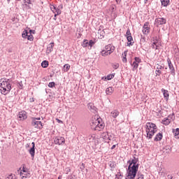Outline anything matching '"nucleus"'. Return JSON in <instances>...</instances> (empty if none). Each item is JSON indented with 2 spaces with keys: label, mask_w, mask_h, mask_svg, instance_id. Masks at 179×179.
<instances>
[{
  "label": "nucleus",
  "mask_w": 179,
  "mask_h": 179,
  "mask_svg": "<svg viewBox=\"0 0 179 179\" xmlns=\"http://www.w3.org/2000/svg\"><path fill=\"white\" fill-rule=\"evenodd\" d=\"M115 1L117 5H120L121 3V0H115Z\"/></svg>",
  "instance_id": "de8ad7c7"
},
{
  "label": "nucleus",
  "mask_w": 179,
  "mask_h": 179,
  "mask_svg": "<svg viewBox=\"0 0 179 179\" xmlns=\"http://www.w3.org/2000/svg\"><path fill=\"white\" fill-rule=\"evenodd\" d=\"M167 63L169 71H171V75L174 76V75H176V69L174 68V66L173 65V63L171 62V60L169 59V57L167 58Z\"/></svg>",
  "instance_id": "1a4fd4ad"
},
{
  "label": "nucleus",
  "mask_w": 179,
  "mask_h": 179,
  "mask_svg": "<svg viewBox=\"0 0 179 179\" xmlns=\"http://www.w3.org/2000/svg\"><path fill=\"white\" fill-rule=\"evenodd\" d=\"M167 20L164 17H159L155 20V24L160 26L162 24H166Z\"/></svg>",
  "instance_id": "9b49d317"
},
{
  "label": "nucleus",
  "mask_w": 179,
  "mask_h": 179,
  "mask_svg": "<svg viewBox=\"0 0 179 179\" xmlns=\"http://www.w3.org/2000/svg\"><path fill=\"white\" fill-rule=\"evenodd\" d=\"M57 122H58L59 124H64V122H62V120H59V119H56Z\"/></svg>",
  "instance_id": "a18cd8bd"
},
{
  "label": "nucleus",
  "mask_w": 179,
  "mask_h": 179,
  "mask_svg": "<svg viewBox=\"0 0 179 179\" xmlns=\"http://www.w3.org/2000/svg\"><path fill=\"white\" fill-rule=\"evenodd\" d=\"M152 44L151 45V48L153 50H159L160 48V43H159V40L157 39V36H155L152 38Z\"/></svg>",
  "instance_id": "6e6552de"
},
{
  "label": "nucleus",
  "mask_w": 179,
  "mask_h": 179,
  "mask_svg": "<svg viewBox=\"0 0 179 179\" xmlns=\"http://www.w3.org/2000/svg\"><path fill=\"white\" fill-rule=\"evenodd\" d=\"M55 145H63L65 143V138L61 136H57L54 138Z\"/></svg>",
  "instance_id": "9d476101"
},
{
  "label": "nucleus",
  "mask_w": 179,
  "mask_h": 179,
  "mask_svg": "<svg viewBox=\"0 0 179 179\" xmlns=\"http://www.w3.org/2000/svg\"><path fill=\"white\" fill-rule=\"evenodd\" d=\"M138 162V158L134 157L131 162L129 165L126 179H135L138 173V169H139V165L137 164Z\"/></svg>",
  "instance_id": "f257e3e1"
},
{
  "label": "nucleus",
  "mask_w": 179,
  "mask_h": 179,
  "mask_svg": "<svg viewBox=\"0 0 179 179\" xmlns=\"http://www.w3.org/2000/svg\"><path fill=\"white\" fill-rule=\"evenodd\" d=\"M163 139V134L159 133L156 135L155 138H154V141L155 142H159V141H162Z\"/></svg>",
  "instance_id": "6ab92c4d"
},
{
  "label": "nucleus",
  "mask_w": 179,
  "mask_h": 179,
  "mask_svg": "<svg viewBox=\"0 0 179 179\" xmlns=\"http://www.w3.org/2000/svg\"><path fill=\"white\" fill-rule=\"evenodd\" d=\"M49 87H55V83L54 82H51L48 84Z\"/></svg>",
  "instance_id": "58836bf2"
},
{
  "label": "nucleus",
  "mask_w": 179,
  "mask_h": 179,
  "mask_svg": "<svg viewBox=\"0 0 179 179\" xmlns=\"http://www.w3.org/2000/svg\"><path fill=\"white\" fill-rule=\"evenodd\" d=\"M32 119H35L36 121H40V120H41V117H32Z\"/></svg>",
  "instance_id": "09e8293b"
},
{
  "label": "nucleus",
  "mask_w": 179,
  "mask_h": 179,
  "mask_svg": "<svg viewBox=\"0 0 179 179\" xmlns=\"http://www.w3.org/2000/svg\"><path fill=\"white\" fill-rule=\"evenodd\" d=\"M134 62H136V64H140L141 62V59L139 57H135V61Z\"/></svg>",
  "instance_id": "79ce46f5"
},
{
  "label": "nucleus",
  "mask_w": 179,
  "mask_h": 179,
  "mask_svg": "<svg viewBox=\"0 0 179 179\" xmlns=\"http://www.w3.org/2000/svg\"><path fill=\"white\" fill-rule=\"evenodd\" d=\"M31 2H34V0H25V3H28L29 5H31Z\"/></svg>",
  "instance_id": "a19ab883"
},
{
  "label": "nucleus",
  "mask_w": 179,
  "mask_h": 179,
  "mask_svg": "<svg viewBox=\"0 0 179 179\" xmlns=\"http://www.w3.org/2000/svg\"><path fill=\"white\" fill-rule=\"evenodd\" d=\"M162 6H169L170 0H161Z\"/></svg>",
  "instance_id": "b1692460"
},
{
  "label": "nucleus",
  "mask_w": 179,
  "mask_h": 179,
  "mask_svg": "<svg viewBox=\"0 0 179 179\" xmlns=\"http://www.w3.org/2000/svg\"><path fill=\"white\" fill-rule=\"evenodd\" d=\"M129 36H131V30L129 29H128L127 32H126V37H129Z\"/></svg>",
  "instance_id": "ea45409f"
},
{
  "label": "nucleus",
  "mask_w": 179,
  "mask_h": 179,
  "mask_svg": "<svg viewBox=\"0 0 179 179\" xmlns=\"http://www.w3.org/2000/svg\"><path fill=\"white\" fill-rule=\"evenodd\" d=\"M101 138L108 143L111 141V138H110V136H108V133L107 132H103L101 134Z\"/></svg>",
  "instance_id": "ddd939ff"
},
{
  "label": "nucleus",
  "mask_w": 179,
  "mask_h": 179,
  "mask_svg": "<svg viewBox=\"0 0 179 179\" xmlns=\"http://www.w3.org/2000/svg\"><path fill=\"white\" fill-rule=\"evenodd\" d=\"M41 66L42 68H48V61L44 60L41 63Z\"/></svg>",
  "instance_id": "c756f323"
},
{
  "label": "nucleus",
  "mask_w": 179,
  "mask_h": 179,
  "mask_svg": "<svg viewBox=\"0 0 179 179\" xmlns=\"http://www.w3.org/2000/svg\"><path fill=\"white\" fill-rule=\"evenodd\" d=\"M81 166H82V167H80V169H81V170H85V164L83 163V164H81Z\"/></svg>",
  "instance_id": "49530a36"
},
{
  "label": "nucleus",
  "mask_w": 179,
  "mask_h": 179,
  "mask_svg": "<svg viewBox=\"0 0 179 179\" xmlns=\"http://www.w3.org/2000/svg\"><path fill=\"white\" fill-rule=\"evenodd\" d=\"M145 132L147 134V138L152 139L153 136L157 132V126L152 122H147L145 125Z\"/></svg>",
  "instance_id": "20e7f679"
},
{
  "label": "nucleus",
  "mask_w": 179,
  "mask_h": 179,
  "mask_svg": "<svg viewBox=\"0 0 179 179\" xmlns=\"http://www.w3.org/2000/svg\"><path fill=\"white\" fill-rule=\"evenodd\" d=\"M8 1V2H10V0H7Z\"/></svg>",
  "instance_id": "bf43d9fd"
},
{
  "label": "nucleus",
  "mask_w": 179,
  "mask_h": 179,
  "mask_svg": "<svg viewBox=\"0 0 179 179\" xmlns=\"http://www.w3.org/2000/svg\"><path fill=\"white\" fill-rule=\"evenodd\" d=\"M82 45H83V47H87L89 45V41L84 40Z\"/></svg>",
  "instance_id": "72a5a7b5"
},
{
  "label": "nucleus",
  "mask_w": 179,
  "mask_h": 179,
  "mask_svg": "<svg viewBox=\"0 0 179 179\" xmlns=\"http://www.w3.org/2000/svg\"><path fill=\"white\" fill-rule=\"evenodd\" d=\"M54 50V43H50L47 48V52L50 54Z\"/></svg>",
  "instance_id": "aec40b11"
},
{
  "label": "nucleus",
  "mask_w": 179,
  "mask_h": 179,
  "mask_svg": "<svg viewBox=\"0 0 179 179\" xmlns=\"http://www.w3.org/2000/svg\"><path fill=\"white\" fill-rule=\"evenodd\" d=\"M170 119H168L167 117H165L163 120H162V124H164V125H169L170 124Z\"/></svg>",
  "instance_id": "cd10ccee"
},
{
  "label": "nucleus",
  "mask_w": 179,
  "mask_h": 179,
  "mask_svg": "<svg viewBox=\"0 0 179 179\" xmlns=\"http://www.w3.org/2000/svg\"><path fill=\"white\" fill-rule=\"evenodd\" d=\"M142 32L145 36H148V34H149L150 33V24L149 22H145V24L143 27Z\"/></svg>",
  "instance_id": "0eeeda50"
},
{
  "label": "nucleus",
  "mask_w": 179,
  "mask_h": 179,
  "mask_svg": "<svg viewBox=\"0 0 179 179\" xmlns=\"http://www.w3.org/2000/svg\"><path fill=\"white\" fill-rule=\"evenodd\" d=\"M90 125L92 129L94 131H101V129H104L105 127L104 122H103V120L98 116L94 119H92Z\"/></svg>",
  "instance_id": "7ed1b4c3"
},
{
  "label": "nucleus",
  "mask_w": 179,
  "mask_h": 179,
  "mask_svg": "<svg viewBox=\"0 0 179 179\" xmlns=\"http://www.w3.org/2000/svg\"><path fill=\"white\" fill-rule=\"evenodd\" d=\"M173 132L176 139H178L179 138V129L177 128L176 129H173Z\"/></svg>",
  "instance_id": "393cba45"
},
{
  "label": "nucleus",
  "mask_w": 179,
  "mask_h": 179,
  "mask_svg": "<svg viewBox=\"0 0 179 179\" xmlns=\"http://www.w3.org/2000/svg\"><path fill=\"white\" fill-rule=\"evenodd\" d=\"M87 108H89V110H90V111H96V106H94V104L93 103H89L87 104Z\"/></svg>",
  "instance_id": "412c9836"
},
{
  "label": "nucleus",
  "mask_w": 179,
  "mask_h": 179,
  "mask_svg": "<svg viewBox=\"0 0 179 179\" xmlns=\"http://www.w3.org/2000/svg\"><path fill=\"white\" fill-rule=\"evenodd\" d=\"M116 145H113L112 147H111V150H113V149H115L116 148Z\"/></svg>",
  "instance_id": "603ef678"
},
{
  "label": "nucleus",
  "mask_w": 179,
  "mask_h": 179,
  "mask_svg": "<svg viewBox=\"0 0 179 179\" xmlns=\"http://www.w3.org/2000/svg\"><path fill=\"white\" fill-rule=\"evenodd\" d=\"M101 80H107V77H102Z\"/></svg>",
  "instance_id": "3c124183"
},
{
  "label": "nucleus",
  "mask_w": 179,
  "mask_h": 179,
  "mask_svg": "<svg viewBox=\"0 0 179 179\" xmlns=\"http://www.w3.org/2000/svg\"><path fill=\"white\" fill-rule=\"evenodd\" d=\"M121 178H122V176L120 175L118 177V179H121Z\"/></svg>",
  "instance_id": "6e6d98bb"
},
{
  "label": "nucleus",
  "mask_w": 179,
  "mask_h": 179,
  "mask_svg": "<svg viewBox=\"0 0 179 179\" xmlns=\"http://www.w3.org/2000/svg\"><path fill=\"white\" fill-rule=\"evenodd\" d=\"M127 45L131 46L134 45V38H132V36H129L127 37Z\"/></svg>",
  "instance_id": "a211bd4d"
},
{
  "label": "nucleus",
  "mask_w": 179,
  "mask_h": 179,
  "mask_svg": "<svg viewBox=\"0 0 179 179\" xmlns=\"http://www.w3.org/2000/svg\"><path fill=\"white\" fill-rule=\"evenodd\" d=\"M110 167H111V166H113V165H111V164H110Z\"/></svg>",
  "instance_id": "680f3d73"
},
{
  "label": "nucleus",
  "mask_w": 179,
  "mask_h": 179,
  "mask_svg": "<svg viewBox=\"0 0 179 179\" xmlns=\"http://www.w3.org/2000/svg\"><path fill=\"white\" fill-rule=\"evenodd\" d=\"M21 173H28L27 169L23 167V168H22V171H21Z\"/></svg>",
  "instance_id": "c03bdc74"
},
{
  "label": "nucleus",
  "mask_w": 179,
  "mask_h": 179,
  "mask_svg": "<svg viewBox=\"0 0 179 179\" xmlns=\"http://www.w3.org/2000/svg\"><path fill=\"white\" fill-rule=\"evenodd\" d=\"M17 1H20V0H17Z\"/></svg>",
  "instance_id": "0e129e2a"
},
{
  "label": "nucleus",
  "mask_w": 179,
  "mask_h": 179,
  "mask_svg": "<svg viewBox=\"0 0 179 179\" xmlns=\"http://www.w3.org/2000/svg\"><path fill=\"white\" fill-rule=\"evenodd\" d=\"M50 9L53 13L57 14V15H61V10L59 8H57L55 6L51 5L50 6Z\"/></svg>",
  "instance_id": "2eb2a0df"
},
{
  "label": "nucleus",
  "mask_w": 179,
  "mask_h": 179,
  "mask_svg": "<svg viewBox=\"0 0 179 179\" xmlns=\"http://www.w3.org/2000/svg\"><path fill=\"white\" fill-rule=\"evenodd\" d=\"M157 69H164V67L161 66H159V68L157 67Z\"/></svg>",
  "instance_id": "864d4df0"
},
{
  "label": "nucleus",
  "mask_w": 179,
  "mask_h": 179,
  "mask_svg": "<svg viewBox=\"0 0 179 179\" xmlns=\"http://www.w3.org/2000/svg\"><path fill=\"white\" fill-rule=\"evenodd\" d=\"M88 45H90V48H92V47H93V45H94V41L90 40V41L88 42Z\"/></svg>",
  "instance_id": "4c0bfd02"
},
{
  "label": "nucleus",
  "mask_w": 179,
  "mask_h": 179,
  "mask_svg": "<svg viewBox=\"0 0 179 179\" xmlns=\"http://www.w3.org/2000/svg\"><path fill=\"white\" fill-rule=\"evenodd\" d=\"M6 179H16V176L13 173L8 174L6 176Z\"/></svg>",
  "instance_id": "bb28decb"
},
{
  "label": "nucleus",
  "mask_w": 179,
  "mask_h": 179,
  "mask_svg": "<svg viewBox=\"0 0 179 179\" xmlns=\"http://www.w3.org/2000/svg\"><path fill=\"white\" fill-rule=\"evenodd\" d=\"M19 118L20 121H23V120H26L27 118V115H26V112L22 111L19 113Z\"/></svg>",
  "instance_id": "f3484780"
},
{
  "label": "nucleus",
  "mask_w": 179,
  "mask_h": 179,
  "mask_svg": "<svg viewBox=\"0 0 179 179\" xmlns=\"http://www.w3.org/2000/svg\"><path fill=\"white\" fill-rule=\"evenodd\" d=\"M114 51H115V46L109 44L105 46V49L101 52V55L102 57H107L108 55H111Z\"/></svg>",
  "instance_id": "39448f33"
},
{
  "label": "nucleus",
  "mask_w": 179,
  "mask_h": 179,
  "mask_svg": "<svg viewBox=\"0 0 179 179\" xmlns=\"http://www.w3.org/2000/svg\"><path fill=\"white\" fill-rule=\"evenodd\" d=\"M113 92H114V88H113V87H109L106 90V94L111 95L113 94Z\"/></svg>",
  "instance_id": "5701e85b"
},
{
  "label": "nucleus",
  "mask_w": 179,
  "mask_h": 179,
  "mask_svg": "<svg viewBox=\"0 0 179 179\" xmlns=\"http://www.w3.org/2000/svg\"><path fill=\"white\" fill-rule=\"evenodd\" d=\"M58 179H61V177L59 176V177H58Z\"/></svg>",
  "instance_id": "052dcab7"
},
{
  "label": "nucleus",
  "mask_w": 179,
  "mask_h": 179,
  "mask_svg": "<svg viewBox=\"0 0 179 179\" xmlns=\"http://www.w3.org/2000/svg\"><path fill=\"white\" fill-rule=\"evenodd\" d=\"M131 65L133 66L132 71H136V69H138V66H139V64L135 62H134Z\"/></svg>",
  "instance_id": "c85d7f7f"
},
{
  "label": "nucleus",
  "mask_w": 179,
  "mask_h": 179,
  "mask_svg": "<svg viewBox=\"0 0 179 179\" xmlns=\"http://www.w3.org/2000/svg\"><path fill=\"white\" fill-rule=\"evenodd\" d=\"M149 0H144L145 3H146Z\"/></svg>",
  "instance_id": "13d9d810"
},
{
  "label": "nucleus",
  "mask_w": 179,
  "mask_h": 179,
  "mask_svg": "<svg viewBox=\"0 0 179 179\" xmlns=\"http://www.w3.org/2000/svg\"><path fill=\"white\" fill-rule=\"evenodd\" d=\"M31 145L32 147L29 150V154L31 155L32 159H34V155H36V149L34 148H36V143H34V142H32Z\"/></svg>",
  "instance_id": "f8f14e48"
},
{
  "label": "nucleus",
  "mask_w": 179,
  "mask_h": 179,
  "mask_svg": "<svg viewBox=\"0 0 179 179\" xmlns=\"http://www.w3.org/2000/svg\"><path fill=\"white\" fill-rule=\"evenodd\" d=\"M58 15H59V14H55V16H54V17H53V19H54L55 20H57V16H58Z\"/></svg>",
  "instance_id": "8fccbe9b"
},
{
  "label": "nucleus",
  "mask_w": 179,
  "mask_h": 179,
  "mask_svg": "<svg viewBox=\"0 0 179 179\" xmlns=\"http://www.w3.org/2000/svg\"><path fill=\"white\" fill-rule=\"evenodd\" d=\"M115 74H109L107 76L106 79L107 80H111V79H113Z\"/></svg>",
  "instance_id": "f704fd0d"
},
{
  "label": "nucleus",
  "mask_w": 179,
  "mask_h": 179,
  "mask_svg": "<svg viewBox=\"0 0 179 179\" xmlns=\"http://www.w3.org/2000/svg\"><path fill=\"white\" fill-rule=\"evenodd\" d=\"M22 36L23 38H26V37H28L29 32L27 31V30L24 29Z\"/></svg>",
  "instance_id": "2f4dec72"
},
{
  "label": "nucleus",
  "mask_w": 179,
  "mask_h": 179,
  "mask_svg": "<svg viewBox=\"0 0 179 179\" xmlns=\"http://www.w3.org/2000/svg\"><path fill=\"white\" fill-rule=\"evenodd\" d=\"M127 54H128L127 51H124V53L122 54V62H127Z\"/></svg>",
  "instance_id": "7c9ffc66"
},
{
  "label": "nucleus",
  "mask_w": 179,
  "mask_h": 179,
  "mask_svg": "<svg viewBox=\"0 0 179 179\" xmlns=\"http://www.w3.org/2000/svg\"><path fill=\"white\" fill-rule=\"evenodd\" d=\"M20 177H22V179L29 178V177H30V173H29L28 172H20Z\"/></svg>",
  "instance_id": "4be33fe9"
},
{
  "label": "nucleus",
  "mask_w": 179,
  "mask_h": 179,
  "mask_svg": "<svg viewBox=\"0 0 179 179\" xmlns=\"http://www.w3.org/2000/svg\"><path fill=\"white\" fill-rule=\"evenodd\" d=\"M161 92H162V93H163L164 100L168 101H169V97L170 96V94H169V91H167V90H164V88H162L161 90Z\"/></svg>",
  "instance_id": "4468645a"
},
{
  "label": "nucleus",
  "mask_w": 179,
  "mask_h": 179,
  "mask_svg": "<svg viewBox=\"0 0 179 179\" xmlns=\"http://www.w3.org/2000/svg\"><path fill=\"white\" fill-rule=\"evenodd\" d=\"M168 177H170V179H173V176H170V175H169Z\"/></svg>",
  "instance_id": "4d7b16f0"
},
{
  "label": "nucleus",
  "mask_w": 179,
  "mask_h": 179,
  "mask_svg": "<svg viewBox=\"0 0 179 179\" xmlns=\"http://www.w3.org/2000/svg\"><path fill=\"white\" fill-rule=\"evenodd\" d=\"M118 115H120V111H118L117 109L113 110L110 113V116L113 117V118H117Z\"/></svg>",
  "instance_id": "dca6fc26"
},
{
  "label": "nucleus",
  "mask_w": 179,
  "mask_h": 179,
  "mask_svg": "<svg viewBox=\"0 0 179 179\" xmlns=\"http://www.w3.org/2000/svg\"><path fill=\"white\" fill-rule=\"evenodd\" d=\"M169 121L171 122V121H174V113L169 115L168 117H166Z\"/></svg>",
  "instance_id": "473e14b6"
},
{
  "label": "nucleus",
  "mask_w": 179,
  "mask_h": 179,
  "mask_svg": "<svg viewBox=\"0 0 179 179\" xmlns=\"http://www.w3.org/2000/svg\"><path fill=\"white\" fill-rule=\"evenodd\" d=\"M110 167H111V166H113V165H111V164H110Z\"/></svg>",
  "instance_id": "e2e57ef3"
},
{
  "label": "nucleus",
  "mask_w": 179,
  "mask_h": 179,
  "mask_svg": "<svg viewBox=\"0 0 179 179\" xmlns=\"http://www.w3.org/2000/svg\"><path fill=\"white\" fill-rule=\"evenodd\" d=\"M29 33H30V34H31V33H33V34H34V31H33V30H29Z\"/></svg>",
  "instance_id": "5fc2aeb1"
},
{
  "label": "nucleus",
  "mask_w": 179,
  "mask_h": 179,
  "mask_svg": "<svg viewBox=\"0 0 179 179\" xmlns=\"http://www.w3.org/2000/svg\"><path fill=\"white\" fill-rule=\"evenodd\" d=\"M69 69H71V65H69L68 64H65L63 67L64 72H68V71H69Z\"/></svg>",
  "instance_id": "a878e982"
},
{
  "label": "nucleus",
  "mask_w": 179,
  "mask_h": 179,
  "mask_svg": "<svg viewBox=\"0 0 179 179\" xmlns=\"http://www.w3.org/2000/svg\"><path fill=\"white\" fill-rule=\"evenodd\" d=\"M155 73L158 76H160V75H162V71L160 70H156Z\"/></svg>",
  "instance_id": "37998d69"
},
{
  "label": "nucleus",
  "mask_w": 179,
  "mask_h": 179,
  "mask_svg": "<svg viewBox=\"0 0 179 179\" xmlns=\"http://www.w3.org/2000/svg\"><path fill=\"white\" fill-rule=\"evenodd\" d=\"M31 125L36 128V129H43V123L41 121H38L37 119L31 118Z\"/></svg>",
  "instance_id": "423d86ee"
},
{
  "label": "nucleus",
  "mask_w": 179,
  "mask_h": 179,
  "mask_svg": "<svg viewBox=\"0 0 179 179\" xmlns=\"http://www.w3.org/2000/svg\"><path fill=\"white\" fill-rule=\"evenodd\" d=\"M34 37H33V35L30 34V35H28L27 36V40H29V41H33L34 40Z\"/></svg>",
  "instance_id": "e433bc0d"
},
{
  "label": "nucleus",
  "mask_w": 179,
  "mask_h": 179,
  "mask_svg": "<svg viewBox=\"0 0 179 179\" xmlns=\"http://www.w3.org/2000/svg\"><path fill=\"white\" fill-rule=\"evenodd\" d=\"M12 90V80L6 78L0 79V92L2 94H8Z\"/></svg>",
  "instance_id": "f03ea898"
},
{
  "label": "nucleus",
  "mask_w": 179,
  "mask_h": 179,
  "mask_svg": "<svg viewBox=\"0 0 179 179\" xmlns=\"http://www.w3.org/2000/svg\"><path fill=\"white\" fill-rule=\"evenodd\" d=\"M113 69H118V68H120V64H115L112 65Z\"/></svg>",
  "instance_id": "c9c22d12"
}]
</instances>
